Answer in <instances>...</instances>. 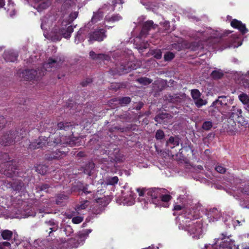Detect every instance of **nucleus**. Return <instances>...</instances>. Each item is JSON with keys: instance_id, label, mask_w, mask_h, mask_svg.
<instances>
[{"instance_id": "f257e3e1", "label": "nucleus", "mask_w": 249, "mask_h": 249, "mask_svg": "<svg viewBox=\"0 0 249 249\" xmlns=\"http://www.w3.org/2000/svg\"><path fill=\"white\" fill-rule=\"evenodd\" d=\"M62 64V61L60 59H53L49 58L48 62L45 63L41 70L37 71L34 70H25L19 73V76L25 80H32L36 79L37 80L40 77L44 75L45 71H54L59 68Z\"/></svg>"}, {"instance_id": "58836bf2", "label": "nucleus", "mask_w": 249, "mask_h": 249, "mask_svg": "<svg viewBox=\"0 0 249 249\" xmlns=\"http://www.w3.org/2000/svg\"><path fill=\"white\" fill-rule=\"evenodd\" d=\"M36 215V213L33 211L32 210H27L24 211L23 213L20 216H17V217L19 218H27L29 216H35Z\"/></svg>"}, {"instance_id": "7c9ffc66", "label": "nucleus", "mask_w": 249, "mask_h": 249, "mask_svg": "<svg viewBox=\"0 0 249 249\" xmlns=\"http://www.w3.org/2000/svg\"><path fill=\"white\" fill-rule=\"evenodd\" d=\"M58 127L60 130H68L71 129L73 125L70 122H60L57 124Z\"/></svg>"}, {"instance_id": "c03bdc74", "label": "nucleus", "mask_w": 249, "mask_h": 249, "mask_svg": "<svg viewBox=\"0 0 249 249\" xmlns=\"http://www.w3.org/2000/svg\"><path fill=\"white\" fill-rule=\"evenodd\" d=\"M89 204V202L88 200H84L80 203V204L77 206V210H80L85 209L87 208Z\"/></svg>"}, {"instance_id": "6e6552de", "label": "nucleus", "mask_w": 249, "mask_h": 249, "mask_svg": "<svg viewBox=\"0 0 249 249\" xmlns=\"http://www.w3.org/2000/svg\"><path fill=\"white\" fill-rule=\"evenodd\" d=\"M91 232L90 229L86 230L84 231L79 233L76 237V239H71L69 241L70 247L71 248H77L79 246L83 244L85 240L88 237L89 234Z\"/></svg>"}, {"instance_id": "ddd939ff", "label": "nucleus", "mask_w": 249, "mask_h": 249, "mask_svg": "<svg viewBox=\"0 0 249 249\" xmlns=\"http://www.w3.org/2000/svg\"><path fill=\"white\" fill-rule=\"evenodd\" d=\"M137 67L134 65L132 62H128L126 64L124 63L121 64L120 66H118L117 73L120 75L126 73L132 70L136 69Z\"/></svg>"}, {"instance_id": "6e6d98bb", "label": "nucleus", "mask_w": 249, "mask_h": 249, "mask_svg": "<svg viewBox=\"0 0 249 249\" xmlns=\"http://www.w3.org/2000/svg\"><path fill=\"white\" fill-rule=\"evenodd\" d=\"M174 57V54L171 52L167 53L164 56V59L166 61H170L173 59Z\"/></svg>"}, {"instance_id": "4be33fe9", "label": "nucleus", "mask_w": 249, "mask_h": 249, "mask_svg": "<svg viewBox=\"0 0 249 249\" xmlns=\"http://www.w3.org/2000/svg\"><path fill=\"white\" fill-rule=\"evenodd\" d=\"M45 223L46 228H48L50 230L49 232V234H50L51 232L57 231L58 228V222L54 219L46 221Z\"/></svg>"}, {"instance_id": "7ed1b4c3", "label": "nucleus", "mask_w": 249, "mask_h": 249, "mask_svg": "<svg viewBox=\"0 0 249 249\" xmlns=\"http://www.w3.org/2000/svg\"><path fill=\"white\" fill-rule=\"evenodd\" d=\"M191 221L186 226L180 225L179 229L184 230L194 239H198L202 236L204 231L203 219L199 217L198 211H194Z\"/></svg>"}, {"instance_id": "4468645a", "label": "nucleus", "mask_w": 249, "mask_h": 249, "mask_svg": "<svg viewBox=\"0 0 249 249\" xmlns=\"http://www.w3.org/2000/svg\"><path fill=\"white\" fill-rule=\"evenodd\" d=\"M106 36L105 35V31L104 29H101L99 30L95 31L92 33H91L89 35V41L90 43H91L93 41H102Z\"/></svg>"}, {"instance_id": "aec40b11", "label": "nucleus", "mask_w": 249, "mask_h": 249, "mask_svg": "<svg viewBox=\"0 0 249 249\" xmlns=\"http://www.w3.org/2000/svg\"><path fill=\"white\" fill-rule=\"evenodd\" d=\"M155 26L152 20H148L144 22L140 35V37H142L146 35L149 30L155 28Z\"/></svg>"}, {"instance_id": "864d4df0", "label": "nucleus", "mask_w": 249, "mask_h": 249, "mask_svg": "<svg viewBox=\"0 0 249 249\" xmlns=\"http://www.w3.org/2000/svg\"><path fill=\"white\" fill-rule=\"evenodd\" d=\"M36 170L41 174H45L47 171V167L44 165H39L37 167Z\"/></svg>"}, {"instance_id": "5701e85b", "label": "nucleus", "mask_w": 249, "mask_h": 249, "mask_svg": "<svg viewBox=\"0 0 249 249\" xmlns=\"http://www.w3.org/2000/svg\"><path fill=\"white\" fill-rule=\"evenodd\" d=\"M110 157L111 161L113 160L115 162H122L124 160V155L119 152L118 149H115Z\"/></svg>"}, {"instance_id": "c85d7f7f", "label": "nucleus", "mask_w": 249, "mask_h": 249, "mask_svg": "<svg viewBox=\"0 0 249 249\" xmlns=\"http://www.w3.org/2000/svg\"><path fill=\"white\" fill-rule=\"evenodd\" d=\"M65 155H66L65 152L60 150H56L49 156H47V158L49 160L58 159Z\"/></svg>"}, {"instance_id": "79ce46f5", "label": "nucleus", "mask_w": 249, "mask_h": 249, "mask_svg": "<svg viewBox=\"0 0 249 249\" xmlns=\"http://www.w3.org/2000/svg\"><path fill=\"white\" fill-rule=\"evenodd\" d=\"M179 140L178 138H174L173 137H170L168 141L167 142V143H171L173 145V147L171 148H173L175 146H177L179 145Z\"/></svg>"}, {"instance_id": "423d86ee", "label": "nucleus", "mask_w": 249, "mask_h": 249, "mask_svg": "<svg viewBox=\"0 0 249 249\" xmlns=\"http://www.w3.org/2000/svg\"><path fill=\"white\" fill-rule=\"evenodd\" d=\"M26 134L25 131L16 130L11 131L4 135L0 139V142L2 145H7L12 143L14 142H18Z\"/></svg>"}, {"instance_id": "e433bc0d", "label": "nucleus", "mask_w": 249, "mask_h": 249, "mask_svg": "<svg viewBox=\"0 0 249 249\" xmlns=\"http://www.w3.org/2000/svg\"><path fill=\"white\" fill-rule=\"evenodd\" d=\"M94 164L92 162H90L86 165L84 172L85 174H88L89 176H90L91 172L94 169Z\"/></svg>"}, {"instance_id": "20e7f679", "label": "nucleus", "mask_w": 249, "mask_h": 249, "mask_svg": "<svg viewBox=\"0 0 249 249\" xmlns=\"http://www.w3.org/2000/svg\"><path fill=\"white\" fill-rule=\"evenodd\" d=\"M165 190L163 189L154 188L147 191L148 200L156 205H160V201L168 202L171 198L169 195H163Z\"/></svg>"}, {"instance_id": "0eeeda50", "label": "nucleus", "mask_w": 249, "mask_h": 249, "mask_svg": "<svg viewBox=\"0 0 249 249\" xmlns=\"http://www.w3.org/2000/svg\"><path fill=\"white\" fill-rule=\"evenodd\" d=\"M231 235L222 233L218 238H220L218 245L219 249H239V246L234 244V241L231 240Z\"/></svg>"}, {"instance_id": "5fc2aeb1", "label": "nucleus", "mask_w": 249, "mask_h": 249, "mask_svg": "<svg viewBox=\"0 0 249 249\" xmlns=\"http://www.w3.org/2000/svg\"><path fill=\"white\" fill-rule=\"evenodd\" d=\"M156 138L157 140H161L164 137V133L162 130H158L156 133Z\"/></svg>"}, {"instance_id": "b1692460", "label": "nucleus", "mask_w": 249, "mask_h": 249, "mask_svg": "<svg viewBox=\"0 0 249 249\" xmlns=\"http://www.w3.org/2000/svg\"><path fill=\"white\" fill-rule=\"evenodd\" d=\"M149 190H148L149 191ZM137 191L139 193V195L140 196V198H139V200L140 201H142L144 200L145 202L148 203V202H151V201H149L148 200V197L147 195V193L148 190H145L144 189H140L138 188L137 189Z\"/></svg>"}, {"instance_id": "8fccbe9b", "label": "nucleus", "mask_w": 249, "mask_h": 249, "mask_svg": "<svg viewBox=\"0 0 249 249\" xmlns=\"http://www.w3.org/2000/svg\"><path fill=\"white\" fill-rule=\"evenodd\" d=\"M138 81L143 85H147L152 82V80L146 77H142L138 79Z\"/></svg>"}, {"instance_id": "a211bd4d", "label": "nucleus", "mask_w": 249, "mask_h": 249, "mask_svg": "<svg viewBox=\"0 0 249 249\" xmlns=\"http://www.w3.org/2000/svg\"><path fill=\"white\" fill-rule=\"evenodd\" d=\"M48 138L46 137L41 136L39 137L36 142H32L30 145V147L33 149L39 148L45 146L46 144H48Z\"/></svg>"}, {"instance_id": "bb28decb", "label": "nucleus", "mask_w": 249, "mask_h": 249, "mask_svg": "<svg viewBox=\"0 0 249 249\" xmlns=\"http://www.w3.org/2000/svg\"><path fill=\"white\" fill-rule=\"evenodd\" d=\"M245 220H243L242 221H239L238 220H233L230 217H228V219H226L224 220V222L225 224L229 226L231 225V224H232L233 226L235 228L237 226H241L242 225V223L244 222Z\"/></svg>"}, {"instance_id": "a18cd8bd", "label": "nucleus", "mask_w": 249, "mask_h": 249, "mask_svg": "<svg viewBox=\"0 0 249 249\" xmlns=\"http://www.w3.org/2000/svg\"><path fill=\"white\" fill-rule=\"evenodd\" d=\"M232 190L233 192L237 191L241 192L243 193L249 195V186H247L245 187V188L242 189L240 187V188L237 189L236 187H232Z\"/></svg>"}, {"instance_id": "a19ab883", "label": "nucleus", "mask_w": 249, "mask_h": 249, "mask_svg": "<svg viewBox=\"0 0 249 249\" xmlns=\"http://www.w3.org/2000/svg\"><path fill=\"white\" fill-rule=\"evenodd\" d=\"M105 19L107 21L115 22L121 19L122 17L119 15H115L111 17H106Z\"/></svg>"}, {"instance_id": "393cba45", "label": "nucleus", "mask_w": 249, "mask_h": 249, "mask_svg": "<svg viewBox=\"0 0 249 249\" xmlns=\"http://www.w3.org/2000/svg\"><path fill=\"white\" fill-rule=\"evenodd\" d=\"M242 45V42L240 38L235 35H233L230 40V43L227 47L237 48Z\"/></svg>"}, {"instance_id": "69168bd1", "label": "nucleus", "mask_w": 249, "mask_h": 249, "mask_svg": "<svg viewBox=\"0 0 249 249\" xmlns=\"http://www.w3.org/2000/svg\"><path fill=\"white\" fill-rule=\"evenodd\" d=\"M82 191L86 195L89 194H92V192H91L90 190L89 191L88 190V188L87 185H86V186H85V187H84L82 189Z\"/></svg>"}, {"instance_id": "de8ad7c7", "label": "nucleus", "mask_w": 249, "mask_h": 249, "mask_svg": "<svg viewBox=\"0 0 249 249\" xmlns=\"http://www.w3.org/2000/svg\"><path fill=\"white\" fill-rule=\"evenodd\" d=\"M192 97L194 100L200 97V93L198 89H195L191 90Z\"/></svg>"}, {"instance_id": "f8f14e48", "label": "nucleus", "mask_w": 249, "mask_h": 249, "mask_svg": "<svg viewBox=\"0 0 249 249\" xmlns=\"http://www.w3.org/2000/svg\"><path fill=\"white\" fill-rule=\"evenodd\" d=\"M122 194L124 196L123 200L120 201L119 199H117V202L118 203L127 206H131L134 204L135 197H134V194L131 189L128 192V194H126L124 192H123Z\"/></svg>"}, {"instance_id": "dca6fc26", "label": "nucleus", "mask_w": 249, "mask_h": 249, "mask_svg": "<svg viewBox=\"0 0 249 249\" xmlns=\"http://www.w3.org/2000/svg\"><path fill=\"white\" fill-rule=\"evenodd\" d=\"M174 210L176 211L182 210L183 212H184L182 214H183V216L187 219H192L193 217L195 216L193 215V214H194V212L195 211L188 209V207L185 206L176 204L174 206Z\"/></svg>"}, {"instance_id": "c9c22d12", "label": "nucleus", "mask_w": 249, "mask_h": 249, "mask_svg": "<svg viewBox=\"0 0 249 249\" xmlns=\"http://www.w3.org/2000/svg\"><path fill=\"white\" fill-rule=\"evenodd\" d=\"M227 103V97L225 96H221L218 97V99L213 103L212 106H215L216 104H219L220 105H226Z\"/></svg>"}, {"instance_id": "9b49d317", "label": "nucleus", "mask_w": 249, "mask_h": 249, "mask_svg": "<svg viewBox=\"0 0 249 249\" xmlns=\"http://www.w3.org/2000/svg\"><path fill=\"white\" fill-rule=\"evenodd\" d=\"M242 113V111L241 109L234 106L232 107L231 112L230 113L228 119L229 122L232 121V125L233 124H235V122L238 123H242L243 121Z\"/></svg>"}, {"instance_id": "2f4dec72", "label": "nucleus", "mask_w": 249, "mask_h": 249, "mask_svg": "<svg viewBox=\"0 0 249 249\" xmlns=\"http://www.w3.org/2000/svg\"><path fill=\"white\" fill-rule=\"evenodd\" d=\"M239 99L244 104L248 111H249V97L245 93H242L239 96Z\"/></svg>"}, {"instance_id": "c756f323", "label": "nucleus", "mask_w": 249, "mask_h": 249, "mask_svg": "<svg viewBox=\"0 0 249 249\" xmlns=\"http://www.w3.org/2000/svg\"><path fill=\"white\" fill-rule=\"evenodd\" d=\"M220 238L214 239L213 244H206L203 247H201V249H219L218 245Z\"/></svg>"}, {"instance_id": "4c0bfd02", "label": "nucleus", "mask_w": 249, "mask_h": 249, "mask_svg": "<svg viewBox=\"0 0 249 249\" xmlns=\"http://www.w3.org/2000/svg\"><path fill=\"white\" fill-rule=\"evenodd\" d=\"M12 235L13 232L8 230H3L1 232V236L4 240H10Z\"/></svg>"}, {"instance_id": "e2e57ef3", "label": "nucleus", "mask_w": 249, "mask_h": 249, "mask_svg": "<svg viewBox=\"0 0 249 249\" xmlns=\"http://www.w3.org/2000/svg\"><path fill=\"white\" fill-rule=\"evenodd\" d=\"M215 170L217 172L220 173H224L226 171V169L221 165L216 166Z\"/></svg>"}, {"instance_id": "ea45409f", "label": "nucleus", "mask_w": 249, "mask_h": 249, "mask_svg": "<svg viewBox=\"0 0 249 249\" xmlns=\"http://www.w3.org/2000/svg\"><path fill=\"white\" fill-rule=\"evenodd\" d=\"M89 56L93 59H105L106 57L104 54H96L93 51L90 52Z\"/></svg>"}, {"instance_id": "3c124183", "label": "nucleus", "mask_w": 249, "mask_h": 249, "mask_svg": "<svg viewBox=\"0 0 249 249\" xmlns=\"http://www.w3.org/2000/svg\"><path fill=\"white\" fill-rule=\"evenodd\" d=\"M130 101L129 97H125L119 99V103L121 105H127L130 102Z\"/></svg>"}, {"instance_id": "f3484780", "label": "nucleus", "mask_w": 249, "mask_h": 249, "mask_svg": "<svg viewBox=\"0 0 249 249\" xmlns=\"http://www.w3.org/2000/svg\"><path fill=\"white\" fill-rule=\"evenodd\" d=\"M34 1V7L38 12L47 9L51 5L49 0H33Z\"/></svg>"}, {"instance_id": "bf43d9fd", "label": "nucleus", "mask_w": 249, "mask_h": 249, "mask_svg": "<svg viewBox=\"0 0 249 249\" xmlns=\"http://www.w3.org/2000/svg\"><path fill=\"white\" fill-rule=\"evenodd\" d=\"M68 198V196L64 195H60L57 197V199L56 200V202L57 204H60L62 201H61L60 200H66Z\"/></svg>"}, {"instance_id": "1a4fd4ad", "label": "nucleus", "mask_w": 249, "mask_h": 249, "mask_svg": "<svg viewBox=\"0 0 249 249\" xmlns=\"http://www.w3.org/2000/svg\"><path fill=\"white\" fill-rule=\"evenodd\" d=\"M221 34L217 31L213 30L212 29H207L205 31L203 32H197L196 36L194 37L202 38L203 39H205L204 37H208V40L213 38H216L221 37Z\"/></svg>"}, {"instance_id": "2eb2a0df", "label": "nucleus", "mask_w": 249, "mask_h": 249, "mask_svg": "<svg viewBox=\"0 0 249 249\" xmlns=\"http://www.w3.org/2000/svg\"><path fill=\"white\" fill-rule=\"evenodd\" d=\"M207 217L210 222L217 221L221 216L220 211L217 208L210 209L207 213Z\"/></svg>"}, {"instance_id": "13d9d810", "label": "nucleus", "mask_w": 249, "mask_h": 249, "mask_svg": "<svg viewBox=\"0 0 249 249\" xmlns=\"http://www.w3.org/2000/svg\"><path fill=\"white\" fill-rule=\"evenodd\" d=\"M211 75L213 78H219L222 76L223 73L221 72L218 71H213L211 73Z\"/></svg>"}, {"instance_id": "72a5a7b5", "label": "nucleus", "mask_w": 249, "mask_h": 249, "mask_svg": "<svg viewBox=\"0 0 249 249\" xmlns=\"http://www.w3.org/2000/svg\"><path fill=\"white\" fill-rule=\"evenodd\" d=\"M118 178L116 176L108 177L106 179V183L108 185H114L118 183Z\"/></svg>"}, {"instance_id": "338daca9", "label": "nucleus", "mask_w": 249, "mask_h": 249, "mask_svg": "<svg viewBox=\"0 0 249 249\" xmlns=\"http://www.w3.org/2000/svg\"><path fill=\"white\" fill-rule=\"evenodd\" d=\"M241 249H249V243H243L241 244Z\"/></svg>"}, {"instance_id": "f03ea898", "label": "nucleus", "mask_w": 249, "mask_h": 249, "mask_svg": "<svg viewBox=\"0 0 249 249\" xmlns=\"http://www.w3.org/2000/svg\"><path fill=\"white\" fill-rule=\"evenodd\" d=\"M77 16L78 13L77 12L71 13L69 17L65 15L62 19V22L58 23V25L60 24L62 25L61 30L57 32L56 26L53 29L51 34L52 39L54 41H60L62 36L66 38H70L71 34L73 31V27L69 25L77 17Z\"/></svg>"}, {"instance_id": "6ab92c4d", "label": "nucleus", "mask_w": 249, "mask_h": 249, "mask_svg": "<svg viewBox=\"0 0 249 249\" xmlns=\"http://www.w3.org/2000/svg\"><path fill=\"white\" fill-rule=\"evenodd\" d=\"M231 25L232 27L238 29L242 34H245L248 32L246 25L236 19H233L231 21Z\"/></svg>"}, {"instance_id": "0e129e2a", "label": "nucleus", "mask_w": 249, "mask_h": 249, "mask_svg": "<svg viewBox=\"0 0 249 249\" xmlns=\"http://www.w3.org/2000/svg\"><path fill=\"white\" fill-rule=\"evenodd\" d=\"M154 57L157 59H160L161 58V52L160 50H157L154 53Z\"/></svg>"}, {"instance_id": "a878e982", "label": "nucleus", "mask_w": 249, "mask_h": 249, "mask_svg": "<svg viewBox=\"0 0 249 249\" xmlns=\"http://www.w3.org/2000/svg\"><path fill=\"white\" fill-rule=\"evenodd\" d=\"M65 138V137H63V136H62L60 138L58 137L57 139H55L54 140L53 143L55 144H59V143H65L64 142H63V140H64ZM65 143L67 144H69L71 146L75 145L76 144V142L74 141V140H71L69 138V141H67L65 142Z\"/></svg>"}, {"instance_id": "f704fd0d", "label": "nucleus", "mask_w": 249, "mask_h": 249, "mask_svg": "<svg viewBox=\"0 0 249 249\" xmlns=\"http://www.w3.org/2000/svg\"><path fill=\"white\" fill-rule=\"evenodd\" d=\"M103 17V12L99 11L96 13H94L93 17L91 20V22L96 23L102 19Z\"/></svg>"}, {"instance_id": "052dcab7", "label": "nucleus", "mask_w": 249, "mask_h": 249, "mask_svg": "<svg viewBox=\"0 0 249 249\" xmlns=\"http://www.w3.org/2000/svg\"><path fill=\"white\" fill-rule=\"evenodd\" d=\"M83 220V217L82 216H75L72 219V221L74 224H79Z\"/></svg>"}, {"instance_id": "774afa93", "label": "nucleus", "mask_w": 249, "mask_h": 249, "mask_svg": "<svg viewBox=\"0 0 249 249\" xmlns=\"http://www.w3.org/2000/svg\"><path fill=\"white\" fill-rule=\"evenodd\" d=\"M5 120L2 116H0V128L3 126V124L5 123Z\"/></svg>"}, {"instance_id": "37998d69", "label": "nucleus", "mask_w": 249, "mask_h": 249, "mask_svg": "<svg viewBox=\"0 0 249 249\" xmlns=\"http://www.w3.org/2000/svg\"><path fill=\"white\" fill-rule=\"evenodd\" d=\"M194 101L195 104L198 107H200L203 105H205L207 104V101L205 100H203L200 98V97L194 100Z\"/></svg>"}, {"instance_id": "09e8293b", "label": "nucleus", "mask_w": 249, "mask_h": 249, "mask_svg": "<svg viewBox=\"0 0 249 249\" xmlns=\"http://www.w3.org/2000/svg\"><path fill=\"white\" fill-rule=\"evenodd\" d=\"M213 126V123L211 121H206L202 125V128L205 130H209Z\"/></svg>"}, {"instance_id": "39448f33", "label": "nucleus", "mask_w": 249, "mask_h": 249, "mask_svg": "<svg viewBox=\"0 0 249 249\" xmlns=\"http://www.w3.org/2000/svg\"><path fill=\"white\" fill-rule=\"evenodd\" d=\"M56 18L54 15H49L43 18L41 24V28L43 30H47L51 29V31L49 34V37L52 40L54 41L52 38L51 34L53 29L56 26L57 32L61 31L62 29V25L60 24L58 25V23L61 22L62 19L56 23Z\"/></svg>"}, {"instance_id": "49530a36", "label": "nucleus", "mask_w": 249, "mask_h": 249, "mask_svg": "<svg viewBox=\"0 0 249 249\" xmlns=\"http://www.w3.org/2000/svg\"><path fill=\"white\" fill-rule=\"evenodd\" d=\"M0 249H12L11 244L7 241L0 243Z\"/></svg>"}, {"instance_id": "4d7b16f0", "label": "nucleus", "mask_w": 249, "mask_h": 249, "mask_svg": "<svg viewBox=\"0 0 249 249\" xmlns=\"http://www.w3.org/2000/svg\"><path fill=\"white\" fill-rule=\"evenodd\" d=\"M64 231L67 236H70L73 232V230L70 226L67 225L64 228Z\"/></svg>"}, {"instance_id": "9d476101", "label": "nucleus", "mask_w": 249, "mask_h": 249, "mask_svg": "<svg viewBox=\"0 0 249 249\" xmlns=\"http://www.w3.org/2000/svg\"><path fill=\"white\" fill-rule=\"evenodd\" d=\"M13 161H7L1 165L0 172L6 176L12 178L15 174L16 167Z\"/></svg>"}, {"instance_id": "680f3d73", "label": "nucleus", "mask_w": 249, "mask_h": 249, "mask_svg": "<svg viewBox=\"0 0 249 249\" xmlns=\"http://www.w3.org/2000/svg\"><path fill=\"white\" fill-rule=\"evenodd\" d=\"M22 186L23 183L20 182L19 184H18L17 185L15 184V183H14L12 187L13 188V189L15 190V191H19L21 190Z\"/></svg>"}, {"instance_id": "473e14b6", "label": "nucleus", "mask_w": 249, "mask_h": 249, "mask_svg": "<svg viewBox=\"0 0 249 249\" xmlns=\"http://www.w3.org/2000/svg\"><path fill=\"white\" fill-rule=\"evenodd\" d=\"M242 84L245 88L249 90V71L247 73L242 75Z\"/></svg>"}, {"instance_id": "cd10ccee", "label": "nucleus", "mask_w": 249, "mask_h": 249, "mask_svg": "<svg viewBox=\"0 0 249 249\" xmlns=\"http://www.w3.org/2000/svg\"><path fill=\"white\" fill-rule=\"evenodd\" d=\"M7 12L11 17H13L16 14L14 3L12 0H8Z\"/></svg>"}, {"instance_id": "603ef678", "label": "nucleus", "mask_w": 249, "mask_h": 249, "mask_svg": "<svg viewBox=\"0 0 249 249\" xmlns=\"http://www.w3.org/2000/svg\"><path fill=\"white\" fill-rule=\"evenodd\" d=\"M82 33H83V30L81 29L77 32V34L76 36L75 39V42L76 43L78 44L82 39V37L81 36Z\"/></svg>"}, {"instance_id": "412c9836", "label": "nucleus", "mask_w": 249, "mask_h": 249, "mask_svg": "<svg viewBox=\"0 0 249 249\" xmlns=\"http://www.w3.org/2000/svg\"><path fill=\"white\" fill-rule=\"evenodd\" d=\"M3 57L6 61L15 62L18 57V54L12 50L7 51L4 52Z\"/></svg>"}]
</instances>
